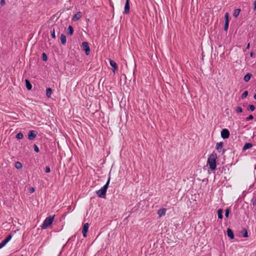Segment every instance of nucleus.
I'll list each match as a JSON object with an SVG mask.
<instances>
[{
	"label": "nucleus",
	"mask_w": 256,
	"mask_h": 256,
	"mask_svg": "<svg viewBox=\"0 0 256 256\" xmlns=\"http://www.w3.org/2000/svg\"><path fill=\"white\" fill-rule=\"evenodd\" d=\"M110 176H108V180L106 184L102 187L100 189L96 191V194L100 198H106V194L108 185L110 184Z\"/></svg>",
	"instance_id": "2"
},
{
	"label": "nucleus",
	"mask_w": 256,
	"mask_h": 256,
	"mask_svg": "<svg viewBox=\"0 0 256 256\" xmlns=\"http://www.w3.org/2000/svg\"><path fill=\"white\" fill-rule=\"evenodd\" d=\"M60 40L61 43L62 44L64 45L66 44V36L64 35V34H62L60 35Z\"/></svg>",
	"instance_id": "15"
},
{
	"label": "nucleus",
	"mask_w": 256,
	"mask_h": 256,
	"mask_svg": "<svg viewBox=\"0 0 256 256\" xmlns=\"http://www.w3.org/2000/svg\"><path fill=\"white\" fill-rule=\"evenodd\" d=\"M227 234L228 236L231 239H233L234 238V234L232 230L230 228H228L227 230Z\"/></svg>",
	"instance_id": "12"
},
{
	"label": "nucleus",
	"mask_w": 256,
	"mask_h": 256,
	"mask_svg": "<svg viewBox=\"0 0 256 256\" xmlns=\"http://www.w3.org/2000/svg\"><path fill=\"white\" fill-rule=\"evenodd\" d=\"M37 134L38 132L35 130H30L28 134V138L32 140L36 138Z\"/></svg>",
	"instance_id": "5"
},
{
	"label": "nucleus",
	"mask_w": 256,
	"mask_h": 256,
	"mask_svg": "<svg viewBox=\"0 0 256 256\" xmlns=\"http://www.w3.org/2000/svg\"><path fill=\"white\" fill-rule=\"evenodd\" d=\"M16 138L19 140L23 138V134L21 132H18L16 135Z\"/></svg>",
	"instance_id": "24"
},
{
	"label": "nucleus",
	"mask_w": 256,
	"mask_h": 256,
	"mask_svg": "<svg viewBox=\"0 0 256 256\" xmlns=\"http://www.w3.org/2000/svg\"><path fill=\"white\" fill-rule=\"evenodd\" d=\"M228 16H229V14L227 12L225 14H224V19H225V22H229V18H228Z\"/></svg>",
	"instance_id": "25"
},
{
	"label": "nucleus",
	"mask_w": 256,
	"mask_h": 256,
	"mask_svg": "<svg viewBox=\"0 0 256 256\" xmlns=\"http://www.w3.org/2000/svg\"><path fill=\"white\" fill-rule=\"evenodd\" d=\"M15 167L17 169H20L22 167V165L20 162H17L15 163Z\"/></svg>",
	"instance_id": "23"
},
{
	"label": "nucleus",
	"mask_w": 256,
	"mask_h": 256,
	"mask_svg": "<svg viewBox=\"0 0 256 256\" xmlns=\"http://www.w3.org/2000/svg\"><path fill=\"white\" fill-rule=\"evenodd\" d=\"M25 82H26V86L27 89L28 90H30L32 88V85L30 84V81L26 79L25 80Z\"/></svg>",
	"instance_id": "17"
},
{
	"label": "nucleus",
	"mask_w": 256,
	"mask_h": 256,
	"mask_svg": "<svg viewBox=\"0 0 256 256\" xmlns=\"http://www.w3.org/2000/svg\"><path fill=\"white\" fill-rule=\"evenodd\" d=\"M248 95V92L247 90L244 91V92L242 95V98H246Z\"/></svg>",
	"instance_id": "26"
},
{
	"label": "nucleus",
	"mask_w": 256,
	"mask_h": 256,
	"mask_svg": "<svg viewBox=\"0 0 256 256\" xmlns=\"http://www.w3.org/2000/svg\"><path fill=\"white\" fill-rule=\"evenodd\" d=\"M253 55H254V52H251L250 54V56L251 57H252L253 56Z\"/></svg>",
	"instance_id": "41"
},
{
	"label": "nucleus",
	"mask_w": 256,
	"mask_h": 256,
	"mask_svg": "<svg viewBox=\"0 0 256 256\" xmlns=\"http://www.w3.org/2000/svg\"><path fill=\"white\" fill-rule=\"evenodd\" d=\"M50 34L52 38H56V34H55V31L54 29V28L52 30L50 31Z\"/></svg>",
	"instance_id": "29"
},
{
	"label": "nucleus",
	"mask_w": 256,
	"mask_h": 256,
	"mask_svg": "<svg viewBox=\"0 0 256 256\" xmlns=\"http://www.w3.org/2000/svg\"><path fill=\"white\" fill-rule=\"evenodd\" d=\"M166 208H161L158 211V215L159 217H162L166 214Z\"/></svg>",
	"instance_id": "14"
},
{
	"label": "nucleus",
	"mask_w": 256,
	"mask_h": 256,
	"mask_svg": "<svg viewBox=\"0 0 256 256\" xmlns=\"http://www.w3.org/2000/svg\"><path fill=\"white\" fill-rule=\"evenodd\" d=\"M228 28V22H225L224 23V30L225 31H227Z\"/></svg>",
	"instance_id": "34"
},
{
	"label": "nucleus",
	"mask_w": 256,
	"mask_h": 256,
	"mask_svg": "<svg viewBox=\"0 0 256 256\" xmlns=\"http://www.w3.org/2000/svg\"><path fill=\"white\" fill-rule=\"evenodd\" d=\"M252 76V74L251 73H248L246 75L244 76V80L246 82H248L250 80Z\"/></svg>",
	"instance_id": "16"
},
{
	"label": "nucleus",
	"mask_w": 256,
	"mask_h": 256,
	"mask_svg": "<svg viewBox=\"0 0 256 256\" xmlns=\"http://www.w3.org/2000/svg\"><path fill=\"white\" fill-rule=\"evenodd\" d=\"M217 158V155L215 153L212 154L208 158L207 164L209 166L210 168L212 170H214L216 169V161Z\"/></svg>",
	"instance_id": "1"
},
{
	"label": "nucleus",
	"mask_w": 256,
	"mask_h": 256,
	"mask_svg": "<svg viewBox=\"0 0 256 256\" xmlns=\"http://www.w3.org/2000/svg\"><path fill=\"white\" fill-rule=\"evenodd\" d=\"M254 100H256V93L254 94Z\"/></svg>",
	"instance_id": "42"
},
{
	"label": "nucleus",
	"mask_w": 256,
	"mask_h": 256,
	"mask_svg": "<svg viewBox=\"0 0 256 256\" xmlns=\"http://www.w3.org/2000/svg\"><path fill=\"white\" fill-rule=\"evenodd\" d=\"M68 34L72 36L74 32V28L72 26H69L68 28Z\"/></svg>",
	"instance_id": "20"
},
{
	"label": "nucleus",
	"mask_w": 256,
	"mask_h": 256,
	"mask_svg": "<svg viewBox=\"0 0 256 256\" xmlns=\"http://www.w3.org/2000/svg\"><path fill=\"white\" fill-rule=\"evenodd\" d=\"M34 188H31L30 189V192H31V193H32V192H34Z\"/></svg>",
	"instance_id": "39"
},
{
	"label": "nucleus",
	"mask_w": 256,
	"mask_h": 256,
	"mask_svg": "<svg viewBox=\"0 0 256 256\" xmlns=\"http://www.w3.org/2000/svg\"><path fill=\"white\" fill-rule=\"evenodd\" d=\"M248 108L251 111H254L255 110V106L252 104H250L248 106Z\"/></svg>",
	"instance_id": "33"
},
{
	"label": "nucleus",
	"mask_w": 256,
	"mask_h": 256,
	"mask_svg": "<svg viewBox=\"0 0 256 256\" xmlns=\"http://www.w3.org/2000/svg\"><path fill=\"white\" fill-rule=\"evenodd\" d=\"M42 58L44 61L46 62L48 60V57L46 54L45 53H42Z\"/></svg>",
	"instance_id": "27"
},
{
	"label": "nucleus",
	"mask_w": 256,
	"mask_h": 256,
	"mask_svg": "<svg viewBox=\"0 0 256 256\" xmlns=\"http://www.w3.org/2000/svg\"><path fill=\"white\" fill-rule=\"evenodd\" d=\"M250 46V43H248L246 47V50L249 49Z\"/></svg>",
	"instance_id": "38"
},
{
	"label": "nucleus",
	"mask_w": 256,
	"mask_h": 256,
	"mask_svg": "<svg viewBox=\"0 0 256 256\" xmlns=\"http://www.w3.org/2000/svg\"><path fill=\"white\" fill-rule=\"evenodd\" d=\"M54 216H50L47 217L44 221L42 226V229H46L48 226H50L54 221Z\"/></svg>",
	"instance_id": "3"
},
{
	"label": "nucleus",
	"mask_w": 256,
	"mask_h": 256,
	"mask_svg": "<svg viewBox=\"0 0 256 256\" xmlns=\"http://www.w3.org/2000/svg\"><path fill=\"white\" fill-rule=\"evenodd\" d=\"M242 236L244 238H247L248 236V232L246 229H244L242 232Z\"/></svg>",
	"instance_id": "28"
},
{
	"label": "nucleus",
	"mask_w": 256,
	"mask_h": 256,
	"mask_svg": "<svg viewBox=\"0 0 256 256\" xmlns=\"http://www.w3.org/2000/svg\"><path fill=\"white\" fill-rule=\"evenodd\" d=\"M236 111L238 113H240L242 112V109L240 106H238L236 108Z\"/></svg>",
	"instance_id": "31"
},
{
	"label": "nucleus",
	"mask_w": 256,
	"mask_h": 256,
	"mask_svg": "<svg viewBox=\"0 0 256 256\" xmlns=\"http://www.w3.org/2000/svg\"><path fill=\"white\" fill-rule=\"evenodd\" d=\"M82 46L86 55H88L90 52V46L88 42H84L82 43Z\"/></svg>",
	"instance_id": "7"
},
{
	"label": "nucleus",
	"mask_w": 256,
	"mask_h": 256,
	"mask_svg": "<svg viewBox=\"0 0 256 256\" xmlns=\"http://www.w3.org/2000/svg\"><path fill=\"white\" fill-rule=\"evenodd\" d=\"M252 145L250 143H246L243 146L242 150H246L247 149L250 148L252 147Z\"/></svg>",
	"instance_id": "18"
},
{
	"label": "nucleus",
	"mask_w": 256,
	"mask_h": 256,
	"mask_svg": "<svg viewBox=\"0 0 256 256\" xmlns=\"http://www.w3.org/2000/svg\"><path fill=\"white\" fill-rule=\"evenodd\" d=\"M230 212V210L228 208H226L225 210V216L226 217L228 218L229 216V214Z\"/></svg>",
	"instance_id": "32"
},
{
	"label": "nucleus",
	"mask_w": 256,
	"mask_h": 256,
	"mask_svg": "<svg viewBox=\"0 0 256 256\" xmlns=\"http://www.w3.org/2000/svg\"><path fill=\"white\" fill-rule=\"evenodd\" d=\"M254 9L256 10V0L254 2Z\"/></svg>",
	"instance_id": "40"
},
{
	"label": "nucleus",
	"mask_w": 256,
	"mask_h": 256,
	"mask_svg": "<svg viewBox=\"0 0 256 256\" xmlns=\"http://www.w3.org/2000/svg\"><path fill=\"white\" fill-rule=\"evenodd\" d=\"M34 150L36 152H40V150H39V148H38V146L36 144H34Z\"/></svg>",
	"instance_id": "30"
},
{
	"label": "nucleus",
	"mask_w": 256,
	"mask_h": 256,
	"mask_svg": "<svg viewBox=\"0 0 256 256\" xmlns=\"http://www.w3.org/2000/svg\"><path fill=\"white\" fill-rule=\"evenodd\" d=\"M240 11L241 10L240 8H236L234 10L233 13L234 16L236 18L240 14Z\"/></svg>",
	"instance_id": "19"
},
{
	"label": "nucleus",
	"mask_w": 256,
	"mask_h": 256,
	"mask_svg": "<svg viewBox=\"0 0 256 256\" xmlns=\"http://www.w3.org/2000/svg\"><path fill=\"white\" fill-rule=\"evenodd\" d=\"M45 172L46 173H48L50 172V169L49 166H46Z\"/></svg>",
	"instance_id": "36"
},
{
	"label": "nucleus",
	"mask_w": 256,
	"mask_h": 256,
	"mask_svg": "<svg viewBox=\"0 0 256 256\" xmlns=\"http://www.w3.org/2000/svg\"><path fill=\"white\" fill-rule=\"evenodd\" d=\"M82 16V14L81 12H77L72 17V20L74 21H76L80 19V18Z\"/></svg>",
	"instance_id": "11"
},
{
	"label": "nucleus",
	"mask_w": 256,
	"mask_h": 256,
	"mask_svg": "<svg viewBox=\"0 0 256 256\" xmlns=\"http://www.w3.org/2000/svg\"><path fill=\"white\" fill-rule=\"evenodd\" d=\"M88 228H89L88 224V223L84 224V225L83 228H82V235H83L84 237V238H86L87 236V232H88Z\"/></svg>",
	"instance_id": "8"
},
{
	"label": "nucleus",
	"mask_w": 256,
	"mask_h": 256,
	"mask_svg": "<svg viewBox=\"0 0 256 256\" xmlns=\"http://www.w3.org/2000/svg\"><path fill=\"white\" fill-rule=\"evenodd\" d=\"M0 4L2 6H4L6 4L5 0H1Z\"/></svg>",
	"instance_id": "37"
},
{
	"label": "nucleus",
	"mask_w": 256,
	"mask_h": 256,
	"mask_svg": "<svg viewBox=\"0 0 256 256\" xmlns=\"http://www.w3.org/2000/svg\"><path fill=\"white\" fill-rule=\"evenodd\" d=\"M223 210L221 208L218 209V218L220 219H222L223 218L222 215Z\"/></svg>",
	"instance_id": "21"
},
{
	"label": "nucleus",
	"mask_w": 256,
	"mask_h": 256,
	"mask_svg": "<svg viewBox=\"0 0 256 256\" xmlns=\"http://www.w3.org/2000/svg\"><path fill=\"white\" fill-rule=\"evenodd\" d=\"M12 238V236L11 234L7 236L0 242V249L5 246V245L11 240Z\"/></svg>",
	"instance_id": "4"
},
{
	"label": "nucleus",
	"mask_w": 256,
	"mask_h": 256,
	"mask_svg": "<svg viewBox=\"0 0 256 256\" xmlns=\"http://www.w3.org/2000/svg\"><path fill=\"white\" fill-rule=\"evenodd\" d=\"M221 136L224 139L228 138L230 136V134L229 130L226 128H223L221 131Z\"/></svg>",
	"instance_id": "6"
},
{
	"label": "nucleus",
	"mask_w": 256,
	"mask_h": 256,
	"mask_svg": "<svg viewBox=\"0 0 256 256\" xmlns=\"http://www.w3.org/2000/svg\"><path fill=\"white\" fill-rule=\"evenodd\" d=\"M224 143L222 142H218L216 144V148L218 152H221Z\"/></svg>",
	"instance_id": "13"
},
{
	"label": "nucleus",
	"mask_w": 256,
	"mask_h": 256,
	"mask_svg": "<svg viewBox=\"0 0 256 256\" xmlns=\"http://www.w3.org/2000/svg\"><path fill=\"white\" fill-rule=\"evenodd\" d=\"M130 0H126L124 14H128L130 12Z\"/></svg>",
	"instance_id": "9"
},
{
	"label": "nucleus",
	"mask_w": 256,
	"mask_h": 256,
	"mask_svg": "<svg viewBox=\"0 0 256 256\" xmlns=\"http://www.w3.org/2000/svg\"><path fill=\"white\" fill-rule=\"evenodd\" d=\"M253 118V116L252 114H250L248 117L246 118V120L248 121L250 120H252Z\"/></svg>",
	"instance_id": "35"
},
{
	"label": "nucleus",
	"mask_w": 256,
	"mask_h": 256,
	"mask_svg": "<svg viewBox=\"0 0 256 256\" xmlns=\"http://www.w3.org/2000/svg\"><path fill=\"white\" fill-rule=\"evenodd\" d=\"M110 64L112 67V72L114 73L118 69V66L116 63L113 60H110Z\"/></svg>",
	"instance_id": "10"
},
{
	"label": "nucleus",
	"mask_w": 256,
	"mask_h": 256,
	"mask_svg": "<svg viewBox=\"0 0 256 256\" xmlns=\"http://www.w3.org/2000/svg\"><path fill=\"white\" fill-rule=\"evenodd\" d=\"M52 93V89L50 88H46V95L48 98H50L51 96Z\"/></svg>",
	"instance_id": "22"
}]
</instances>
